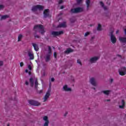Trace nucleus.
Returning <instances> with one entry per match:
<instances>
[{
    "label": "nucleus",
    "instance_id": "obj_49",
    "mask_svg": "<svg viewBox=\"0 0 126 126\" xmlns=\"http://www.w3.org/2000/svg\"><path fill=\"white\" fill-rule=\"evenodd\" d=\"M119 33V30H117V31H116V34H118Z\"/></svg>",
    "mask_w": 126,
    "mask_h": 126
},
{
    "label": "nucleus",
    "instance_id": "obj_16",
    "mask_svg": "<svg viewBox=\"0 0 126 126\" xmlns=\"http://www.w3.org/2000/svg\"><path fill=\"white\" fill-rule=\"evenodd\" d=\"M119 108L120 109H124L125 108V101L124 100H122L119 103Z\"/></svg>",
    "mask_w": 126,
    "mask_h": 126
},
{
    "label": "nucleus",
    "instance_id": "obj_4",
    "mask_svg": "<svg viewBox=\"0 0 126 126\" xmlns=\"http://www.w3.org/2000/svg\"><path fill=\"white\" fill-rule=\"evenodd\" d=\"M82 11H83V8L81 7H77L71 9V12L72 13H79V12H82Z\"/></svg>",
    "mask_w": 126,
    "mask_h": 126
},
{
    "label": "nucleus",
    "instance_id": "obj_22",
    "mask_svg": "<svg viewBox=\"0 0 126 126\" xmlns=\"http://www.w3.org/2000/svg\"><path fill=\"white\" fill-rule=\"evenodd\" d=\"M102 92L103 94H105V95H109V94L111 93V91H109V90L103 91Z\"/></svg>",
    "mask_w": 126,
    "mask_h": 126
},
{
    "label": "nucleus",
    "instance_id": "obj_20",
    "mask_svg": "<svg viewBox=\"0 0 126 126\" xmlns=\"http://www.w3.org/2000/svg\"><path fill=\"white\" fill-rule=\"evenodd\" d=\"M86 3L87 4V10H89L90 6L89 4H90V0H86Z\"/></svg>",
    "mask_w": 126,
    "mask_h": 126
},
{
    "label": "nucleus",
    "instance_id": "obj_35",
    "mask_svg": "<svg viewBox=\"0 0 126 126\" xmlns=\"http://www.w3.org/2000/svg\"><path fill=\"white\" fill-rule=\"evenodd\" d=\"M50 81H51V82H54V81H55V78H51L50 79Z\"/></svg>",
    "mask_w": 126,
    "mask_h": 126
},
{
    "label": "nucleus",
    "instance_id": "obj_9",
    "mask_svg": "<svg viewBox=\"0 0 126 126\" xmlns=\"http://www.w3.org/2000/svg\"><path fill=\"white\" fill-rule=\"evenodd\" d=\"M52 35L54 36V37H56L57 36H59V35H62V34H63V32L60 31V32H51Z\"/></svg>",
    "mask_w": 126,
    "mask_h": 126
},
{
    "label": "nucleus",
    "instance_id": "obj_45",
    "mask_svg": "<svg viewBox=\"0 0 126 126\" xmlns=\"http://www.w3.org/2000/svg\"><path fill=\"white\" fill-rule=\"evenodd\" d=\"M67 114H68L67 112H65V113L64 114V117H65V116H66V115H67Z\"/></svg>",
    "mask_w": 126,
    "mask_h": 126
},
{
    "label": "nucleus",
    "instance_id": "obj_51",
    "mask_svg": "<svg viewBox=\"0 0 126 126\" xmlns=\"http://www.w3.org/2000/svg\"><path fill=\"white\" fill-rule=\"evenodd\" d=\"M48 48H51V46H49Z\"/></svg>",
    "mask_w": 126,
    "mask_h": 126
},
{
    "label": "nucleus",
    "instance_id": "obj_40",
    "mask_svg": "<svg viewBox=\"0 0 126 126\" xmlns=\"http://www.w3.org/2000/svg\"><path fill=\"white\" fill-rule=\"evenodd\" d=\"M34 49L36 51V52L39 51V48H34Z\"/></svg>",
    "mask_w": 126,
    "mask_h": 126
},
{
    "label": "nucleus",
    "instance_id": "obj_25",
    "mask_svg": "<svg viewBox=\"0 0 126 126\" xmlns=\"http://www.w3.org/2000/svg\"><path fill=\"white\" fill-rule=\"evenodd\" d=\"M97 29L98 31H101L102 30V27L100 24H98Z\"/></svg>",
    "mask_w": 126,
    "mask_h": 126
},
{
    "label": "nucleus",
    "instance_id": "obj_41",
    "mask_svg": "<svg viewBox=\"0 0 126 126\" xmlns=\"http://www.w3.org/2000/svg\"><path fill=\"white\" fill-rule=\"evenodd\" d=\"M34 37H35V38H40V36H39V35H35L34 36Z\"/></svg>",
    "mask_w": 126,
    "mask_h": 126
},
{
    "label": "nucleus",
    "instance_id": "obj_11",
    "mask_svg": "<svg viewBox=\"0 0 126 126\" xmlns=\"http://www.w3.org/2000/svg\"><path fill=\"white\" fill-rule=\"evenodd\" d=\"M29 104L31 105H33V106H40V104L38 101H36L33 100H31L29 101Z\"/></svg>",
    "mask_w": 126,
    "mask_h": 126
},
{
    "label": "nucleus",
    "instance_id": "obj_3",
    "mask_svg": "<svg viewBox=\"0 0 126 126\" xmlns=\"http://www.w3.org/2000/svg\"><path fill=\"white\" fill-rule=\"evenodd\" d=\"M44 9V7L40 5H37L36 6H32V11H37V10H43Z\"/></svg>",
    "mask_w": 126,
    "mask_h": 126
},
{
    "label": "nucleus",
    "instance_id": "obj_52",
    "mask_svg": "<svg viewBox=\"0 0 126 126\" xmlns=\"http://www.w3.org/2000/svg\"><path fill=\"white\" fill-rule=\"evenodd\" d=\"M7 126H9L8 125Z\"/></svg>",
    "mask_w": 126,
    "mask_h": 126
},
{
    "label": "nucleus",
    "instance_id": "obj_42",
    "mask_svg": "<svg viewBox=\"0 0 126 126\" xmlns=\"http://www.w3.org/2000/svg\"><path fill=\"white\" fill-rule=\"evenodd\" d=\"M25 84H26V85H28L29 84V83H28V82L27 81L25 82Z\"/></svg>",
    "mask_w": 126,
    "mask_h": 126
},
{
    "label": "nucleus",
    "instance_id": "obj_31",
    "mask_svg": "<svg viewBox=\"0 0 126 126\" xmlns=\"http://www.w3.org/2000/svg\"><path fill=\"white\" fill-rule=\"evenodd\" d=\"M3 65V62L0 61V66H1Z\"/></svg>",
    "mask_w": 126,
    "mask_h": 126
},
{
    "label": "nucleus",
    "instance_id": "obj_21",
    "mask_svg": "<svg viewBox=\"0 0 126 126\" xmlns=\"http://www.w3.org/2000/svg\"><path fill=\"white\" fill-rule=\"evenodd\" d=\"M73 50L71 48H68L65 52V54H69V53H72Z\"/></svg>",
    "mask_w": 126,
    "mask_h": 126
},
{
    "label": "nucleus",
    "instance_id": "obj_6",
    "mask_svg": "<svg viewBox=\"0 0 126 126\" xmlns=\"http://www.w3.org/2000/svg\"><path fill=\"white\" fill-rule=\"evenodd\" d=\"M42 120L44 122L43 126H49V118L47 116H43L42 117Z\"/></svg>",
    "mask_w": 126,
    "mask_h": 126
},
{
    "label": "nucleus",
    "instance_id": "obj_33",
    "mask_svg": "<svg viewBox=\"0 0 126 126\" xmlns=\"http://www.w3.org/2000/svg\"><path fill=\"white\" fill-rule=\"evenodd\" d=\"M95 39V36H93L91 37V41H93V40Z\"/></svg>",
    "mask_w": 126,
    "mask_h": 126
},
{
    "label": "nucleus",
    "instance_id": "obj_14",
    "mask_svg": "<svg viewBox=\"0 0 126 126\" xmlns=\"http://www.w3.org/2000/svg\"><path fill=\"white\" fill-rule=\"evenodd\" d=\"M49 54L46 56L45 58V61L46 62H49V60H50V58L51 57V48H49Z\"/></svg>",
    "mask_w": 126,
    "mask_h": 126
},
{
    "label": "nucleus",
    "instance_id": "obj_30",
    "mask_svg": "<svg viewBox=\"0 0 126 126\" xmlns=\"http://www.w3.org/2000/svg\"><path fill=\"white\" fill-rule=\"evenodd\" d=\"M4 6L3 5L0 4V9H3Z\"/></svg>",
    "mask_w": 126,
    "mask_h": 126
},
{
    "label": "nucleus",
    "instance_id": "obj_23",
    "mask_svg": "<svg viewBox=\"0 0 126 126\" xmlns=\"http://www.w3.org/2000/svg\"><path fill=\"white\" fill-rule=\"evenodd\" d=\"M58 27H66V25H65V23L64 22V23H61L60 24L59 26H58Z\"/></svg>",
    "mask_w": 126,
    "mask_h": 126
},
{
    "label": "nucleus",
    "instance_id": "obj_19",
    "mask_svg": "<svg viewBox=\"0 0 126 126\" xmlns=\"http://www.w3.org/2000/svg\"><path fill=\"white\" fill-rule=\"evenodd\" d=\"M99 3L101 6L103 7L104 10H107V9H108V8L107 7V6H105V5H104V3H103V2L100 1L99 2Z\"/></svg>",
    "mask_w": 126,
    "mask_h": 126
},
{
    "label": "nucleus",
    "instance_id": "obj_7",
    "mask_svg": "<svg viewBox=\"0 0 126 126\" xmlns=\"http://www.w3.org/2000/svg\"><path fill=\"white\" fill-rule=\"evenodd\" d=\"M113 33L114 32H110V39L112 43H113V44H115L117 42V38L114 36V35L113 34Z\"/></svg>",
    "mask_w": 126,
    "mask_h": 126
},
{
    "label": "nucleus",
    "instance_id": "obj_1",
    "mask_svg": "<svg viewBox=\"0 0 126 126\" xmlns=\"http://www.w3.org/2000/svg\"><path fill=\"white\" fill-rule=\"evenodd\" d=\"M34 30L37 31V30H39V33H41L42 35L45 33V30H44V26L42 25H37L34 26L33 28Z\"/></svg>",
    "mask_w": 126,
    "mask_h": 126
},
{
    "label": "nucleus",
    "instance_id": "obj_8",
    "mask_svg": "<svg viewBox=\"0 0 126 126\" xmlns=\"http://www.w3.org/2000/svg\"><path fill=\"white\" fill-rule=\"evenodd\" d=\"M119 73L120 75H126V67H123L119 69Z\"/></svg>",
    "mask_w": 126,
    "mask_h": 126
},
{
    "label": "nucleus",
    "instance_id": "obj_48",
    "mask_svg": "<svg viewBox=\"0 0 126 126\" xmlns=\"http://www.w3.org/2000/svg\"><path fill=\"white\" fill-rule=\"evenodd\" d=\"M25 72H26L27 73H28V69H26V70H25Z\"/></svg>",
    "mask_w": 126,
    "mask_h": 126
},
{
    "label": "nucleus",
    "instance_id": "obj_2",
    "mask_svg": "<svg viewBox=\"0 0 126 126\" xmlns=\"http://www.w3.org/2000/svg\"><path fill=\"white\" fill-rule=\"evenodd\" d=\"M30 82L31 83V86H32V87L34 86L35 88H37L38 87V82L37 81V78H31L30 79Z\"/></svg>",
    "mask_w": 126,
    "mask_h": 126
},
{
    "label": "nucleus",
    "instance_id": "obj_34",
    "mask_svg": "<svg viewBox=\"0 0 126 126\" xmlns=\"http://www.w3.org/2000/svg\"><path fill=\"white\" fill-rule=\"evenodd\" d=\"M77 63H79V64H81V62L79 60H78L77 61Z\"/></svg>",
    "mask_w": 126,
    "mask_h": 126
},
{
    "label": "nucleus",
    "instance_id": "obj_43",
    "mask_svg": "<svg viewBox=\"0 0 126 126\" xmlns=\"http://www.w3.org/2000/svg\"><path fill=\"white\" fill-rule=\"evenodd\" d=\"M113 81H114V79H110V82H113Z\"/></svg>",
    "mask_w": 126,
    "mask_h": 126
},
{
    "label": "nucleus",
    "instance_id": "obj_5",
    "mask_svg": "<svg viewBox=\"0 0 126 126\" xmlns=\"http://www.w3.org/2000/svg\"><path fill=\"white\" fill-rule=\"evenodd\" d=\"M50 95H51V88L49 89L48 91L46 92L45 96H44L43 98V102H46V101H48V99H49Z\"/></svg>",
    "mask_w": 126,
    "mask_h": 126
},
{
    "label": "nucleus",
    "instance_id": "obj_18",
    "mask_svg": "<svg viewBox=\"0 0 126 126\" xmlns=\"http://www.w3.org/2000/svg\"><path fill=\"white\" fill-rule=\"evenodd\" d=\"M119 40L120 41V42H121V43H126V38L120 37H119Z\"/></svg>",
    "mask_w": 126,
    "mask_h": 126
},
{
    "label": "nucleus",
    "instance_id": "obj_26",
    "mask_svg": "<svg viewBox=\"0 0 126 126\" xmlns=\"http://www.w3.org/2000/svg\"><path fill=\"white\" fill-rule=\"evenodd\" d=\"M76 21V20L75 19V18H71L70 19L71 23H74V22H75Z\"/></svg>",
    "mask_w": 126,
    "mask_h": 126
},
{
    "label": "nucleus",
    "instance_id": "obj_24",
    "mask_svg": "<svg viewBox=\"0 0 126 126\" xmlns=\"http://www.w3.org/2000/svg\"><path fill=\"white\" fill-rule=\"evenodd\" d=\"M9 17V16L7 15H3L1 17V20H2V19H6V18H8Z\"/></svg>",
    "mask_w": 126,
    "mask_h": 126
},
{
    "label": "nucleus",
    "instance_id": "obj_10",
    "mask_svg": "<svg viewBox=\"0 0 126 126\" xmlns=\"http://www.w3.org/2000/svg\"><path fill=\"white\" fill-rule=\"evenodd\" d=\"M98 59H99V56L92 57L90 60V62L91 63H95Z\"/></svg>",
    "mask_w": 126,
    "mask_h": 126
},
{
    "label": "nucleus",
    "instance_id": "obj_39",
    "mask_svg": "<svg viewBox=\"0 0 126 126\" xmlns=\"http://www.w3.org/2000/svg\"><path fill=\"white\" fill-rule=\"evenodd\" d=\"M59 4L63 3V0H60L59 1Z\"/></svg>",
    "mask_w": 126,
    "mask_h": 126
},
{
    "label": "nucleus",
    "instance_id": "obj_13",
    "mask_svg": "<svg viewBox=\"0 0 126 126\" xmlns=\"http://www.w3.org/2000/svg\"><path fill=\"white\" fill-rule=\"evenodd\" d=\"M28 53L29 55V57H30V60L34 59V54H33V52L31 50H29L28 51Z\"/></svg>",
    "mask_w": 126,
    "mask_h": 126
},
{
    "label": "nucleus",
    "instance_id": "obj_32",
    "mask_svg": "<svg viewBox=\"0 0 126 126\" xmlns=\"http://www.w3.org/2000/svg\"><path fill=\"white\" fill-rule=\"evenodd\" d=\"M23 65H24V63H23V62H21L20 63V66L22 67L23 66Z\"/></svg>",
    "mask_w": 126,
    "mask_h": 126
},
{
    "label": "nucleus",
    "instance_id": "obj_44",
    "mask_svg": "<svg viewBox=\"0 0 126 126\" xmlns=\"http://www.w3.org/2000/svg\"><path fill=\"white\" fill-rule=\"evenodd\" d=\"M42 92H43V91H42V90H40V91H39L38 92V93H39V94H41V93H42Z\"/></svg>",
    "mask_w": 126,
    "mask_h": 126
},
{
    "label": "nucleus",
    "instance_id": "obj_17",
    "mask_svg": "<svg viewBox=\"0 0 126 126\" xmlns=\"http://www.w3.org/2000/svg\"><path fill=\"white\" fill-rule=\"evenodd\" d=\"M63 90H64V91H71V89L68 88V87H67V85H64L63 87Z\"/></svg>",
    "mask_w": 126,
    "mask_h": 126
},
{
    "label": "nucleus",
    "instance_id": "obj_37",
    "mask_svg": "<svg viewBox=\"0 0 126 126\" xmlns=\"http://www.w3.org/2000/svg\"><path fill=\"white\" fill-rule=\"evenodd\" d=\"M28 68L30 69V70H31L32 69V67H31V65H29L28 66Z\"/></svg>",
    "mask_w": 126,
    "mask_h": 126
},
{
    "label": "nucleus",
    "instance_id": "obj_50",
    "mask_svg": "<svg viewBox=\"0 0 126 126\" xmlns=\"http://www.w3.org/2000/svg\"><path fill=\"white\" fill-rule=\"evenodd\" d=\"M110 2H108V4H110Z\"/></svg>",
    "mask_w": 126,
    "mask_h": 126
},
{
    "label": "nucleus",
    "instance_id": "obj_29",
    "mask_svg": "<svg viewBox=\"0 0 126 126\" xmlns=\"http://www.w3.org/2000/svg\"><path fill=\"white\" fill-rule=\"evenodd\" d=\"M90 34V32H87L85 33V37H87V36H88V35H89Z\"/></svg>",
    "mask_w": 126,
    "mask_h": 126
},
{
    "label": "nucleus",
    "instance_id": "obj_47",
    "mask_svg": "<svg viewBox=\"0 0 126 126\" xmlns=\"http://www.w3.org/2000/svg\"><path fill=\"white\" fill-rule=\"evenodd\" d=\"M60 8L61 9H63V6H62Z\"/></svg>",
    "mask_w": 126,
    "mask_h": 126
},
{
    "label": "nucleus",
    "instance_id": "obj_46",
    "mask_svg": "<svg viewBox=\"0 0 126 126\" xmlns=\"http://www.w3.org/2000/svg\"><path fill=\"white\" fill-rule=\"evenodd\" d=\"M125 34L126 35V29H124Z\"/></svg>",
    "mask_w": 126,
    "mask_h": 126
},
{
    "label": "nucleus",
    "instance_id": "obj_38",
    "mask_svg": "<svg viewBox=\"0 0 126 126\" xmlns=\"http://www.w3.org/2000/svg\"><path fill=\"white\" fill-rule=\"evenodd\" d=\"M54 58H57V52H54Z\"/></svg>",
    "mask_w": 126,
    "mask_h": 126
},
{
    "label": "nucleus",
    "instance_id": "obj_27",
    "mask_svg": "<svg viewBox=\"0 0 126 126\" xmlns=\"http://www.w3.org/2000/svg\"><path fill=\"white\" fill-rule=\"evenodd\" d=\"M22 34H19L18 37V41L19 42L20 41V39H22Z\"/></svg>",
    "mask_w": 126,
    "mask_h": 126
},
{
    "label": "nucleus",
    "instance_id": "obj_12",
    "mask_svg": "<svg viewBox=\"0 0 126 126\" xmlns=\"http://www.w3.org/2000/svg\"><path fill=\"white\" fill-rule=\"evenodd\" d=\"M90 82L93 86H97V83L96 82V79L94 78H91L90 79Z\"/></svg>",
    "mask_w": 126,
    "mask_h": 126
},
{
    "label": "nucleus",
    "instance_id": "obj_36",
    "mask_svg": "<svg viewBox=\"0 0 126 126\" xmlns=\"http://www.w3.org/2000/svg\"><path fill=\"white\" fill-rule=\"evenodd\" d=\"M32 46H33V48H36L37 47V44H36L35 43H32Z\"/></svg>",
    "mask_w": 126,
    "mask_h": 126
},
{
    "label": "nucleus",
    "instance_id": "obj_15",
    "mask_svg": "<svg viewBox=\"0 0 126 126\" xmlns=\"http://www.w3.org/2000/svg\"><path fill=\"white\" fill-rule=\"evenodd\" d=\"M49 12H50V10H49V9H45L43 11L44 17H48V16H49Z\"/></svg>",
    "mask_w": 126,
    "mask_h": 126
},
{
    "label": "nucleus",
    "instance_id": "obj_28",
    "mask_svg": "<svg viewBox=\"0 0 126 126\" xmlns=\"http://www.w3.org/2000/svg\"><path fill=\"white\" fill-rule=\"evenodd\" d=\"M81 2H82V0H77V4H80Z\"/></svg>",
    "mask_w": 126,
    "mask_h": 126
}]
</instances>
